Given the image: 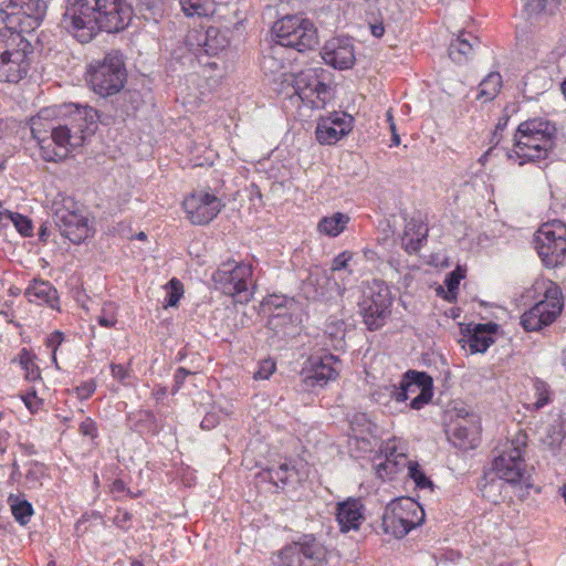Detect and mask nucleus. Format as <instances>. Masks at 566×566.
Returning a JSON list of instances; mask_svg holds the SVG:
<instances>
[{"instance_id": "obj_1", "label": "nucleus", "mask_w": 566, "mask_h": 566, "mask_svg": "<svg viewBox=\"0 0 566 566\" xmlns=\"http://www.w3.org/2000/svg\"><path fill=\"white\" fill-rule=\"evenodd\" d=\"M53 114V109L45 108L31 118L32 136L41 145L42 157L46 161L65 158L70 151L81 147L97 128V112L90 106L63 105L56 119L51 118Z\"/></svg>"}, {"instance_id": "obj_2", "label": "nucleus", "mask_w": 566, "mask_h": 566, "mask_svg": "<svg viewBox=\"0 0 566 566\" xmlns=\"http://www.w3.org/2000/svg\"><path fill=\"white\" fill-rule=\"evenodd\" d=\"M127 0H66L61 25L78 42H90L98 31L119 32L130 22Z\"/></svg>"}, {"instance_id": "obj_3", "label": "nucleus", "mask_w": 566, "mask_h": 566, "mask_svg": "<svg viewBox=\"0 0 566 566\" xmlns=\"http://www.w3.org/2000/svg\"><path fill=\"white\" fill-rule=\"evenodd\" d=\"M557 129L555 125L543 118L522 122L514 135L513 148L507 153L510 159L525 161L544 159L553 149Z\"/></svg>"}, {"instance_id": "obj_4", "label": "nucleus", "mask_w": 566, "mask_h": 566, "mask_svg": "<svg viewBox=\"0 0 566 566\" xmlns=\"http://www.w3.org/2000/svg\"><path fill=\"white\" fill-rule=\"evenodd\" d=\"M31 43L12 27L0 29V82L18 83L28 73Z\"/></svg>"}, {"instance_id": "obj_5", "label": "nucleus", "mask_w": 566, "mask_h": 566, "mask_svg": "<svg viewBox=\"0 0 566 566\" xmlns=\"http://www.w3.org/2000/svg\"><path fill=\"white\" fill-rule=\"evenodd\" d=\"M86 75L91 88L99 96L117 94L126 82L123 55L117 51L105 54L88 65Z\"/></svg>"}, {"instance_id": "obj_6", "label": "nucleus", "mask_w": 566, "mask_h": 566, "mask_svg": "<svg viewBox=\"0 0 566 566\" xmlns=\"http://www.w3.org/2000/svg\"><path fill=\"white\" fill-rule=\"evenodd\" d=\"M536 291H544V298L521 316V325L527 332H536L552 324L563 310L562 291L552 281L537 282Z\"/></svg>"}, {"instance_id": "obj_7", "label": "nucleus", "mask_w": 566, "mask_h": 566, "mask_svg": "<svg viewBox=\"0 0 566 566\" xmlns=\"http://www.w3.org/2000/svg\"><path fill=\"white\" fill-rule=\"evenodd\" d=\"M273 32L281 45L300 52L313 50L319 42L315 24L301 15L283 17L274 23Z\"/></svg>"}, {"instance_id": "obj_8", "label": "nucleus", "mask_w": 566, "mask_h": 566, "mask_svg": "<svg viewBox=\"0 0 566 566\" xmlns=\"http://www.w3.org/2000/svg\"><path fill=\"white\" fill-rule=\"evenodd\" d=\"M424 521L423 509L409 497L389 503L382 514L381 526L386 534L402 538Z\"/></svg>"}, {"instance_id": "obj_9", "label": "nucleus", "mask_w": 566, "mask_h": 566, "mask_svg": "<svg viewBox=\"0 0 566 566\" xmlns=\"http://www.w3.org/2000/svg\"><path fill=\"white\" fill-rule=\"evenodd\" d=\"M535 248L546 268L562 265L566 259V226L559 220L544 223L535 237Z\"/></svg>"}, {"instance_id": "obj_10", "label": "nucleus", "mask_w": 566, "mask_h": 566, "mask_svg": "<svg viewBox=\"0 0 566 566\" xmlns=\"http://www.w3.org/2000/svg\"><path fill=\"white\" fill-rule=\"evenodd\" d=\"M524 447V441L520 439L512 440L505 446L504 450L495 457L493 471L500 480L510 484H524L528 488L531 484L523 458Z\"/></svg>"}, {"instance_id": "obj_11", "label": "nucleus", "mask_w": 566, "mask_h": 566, "mask_svg": "<svg viewBox=\"0 0 566 566\" xmlns=\"http://www.w3.org/2000/svg\"><path fill=\"white\" fill-rule=\"evenodd\" d=\"M410 408L420 410L433 396V380L426 371L408 370L403 374L399 385H392L390 396L398 402L406 401L410 395Z\"/></svg>"}, {"instance_id": "obj_12", "label": "nucleus", "mask_w": 566, "mask_h": 566, "mask_svg": "<svg viewBox=\"0 0 566 566\" xmlns=\"http://www.w3.org/2000/svg\"><path fill=\"white\" fill-rule=\"evenodd\" d=\"M252 273L250 264L228 261L213 273L212 280L224 294L230 296L244 294V301L249 302L251 293L248 292V280L251 279Z\"/></svg>"}, {"instance_id": "obj_13", "label": "nucleus", "mask_w": 566, "mask_h": 566, "mask_svg": "<svg viewBox=\"0 0 566 566\" xmlns=\"http://www.w3.org/2000/svg\"><path fill=\"white\" fill-rule=\"evenodd\" d=\"M293 87L300 99L312 108H323L331 98L329 86L323 83L313 70L298 73Z\"/></svg>"}, {"instance_id": "obj_14", "label": "nucleus", "mask_w": 566, "mask_h": 566, "mask_svg": "<svg viewBox=\"0 0 566 566\" xmlns=\"http://www.w3.org/2000/svg\"><path fill=\"white\" fill-rule=\"evenodd\" d=\"M337 361L338 358L332 354L311 357L308 366L301 371L304 389L324 387L329 380L335 379L338 373L333 365Z\"/></svg>"}, {"instance_id": "obj_15", "label": "nucleus", "mask_w": 566, "mask_h": 566, "mask_svg": "<svg viewBox=\"0 0 566 566\" xmlns=\"http://www.w3.org/2000/svg\"><path fill=\"white\" fill-rule=\"evenodd\" d=\"M354 118L345 113H333L328 117L321 118L317 123L315 135L322 145H333L353 129Z\"/></svg>"}, {"instance_id": "obj_16", "label": "nucleus", "mask_w": 566, "mask_h": 566, "mask_svg": "<svg viewBox=\"0 0 566 566\" xmlns=\"http://www.w3.org/2000/svg\"><path fill=\"white\" fill-rule=\"evenodd\" d=\"M405 229L402 235V244L409 254L420 251L428 238V223L426 214H405Z\"/></svg>"}, {"instance_id": "obj_17", "label": "nucleus", "mask_w": 566, "mask_h": 566, "mask_svg": "<svg viewBox=\"0 0 566 566\" xmlns=\"http://www.w3.org/2000/svg\"><path fill=\"white\" fill-rule=\"evenodd\" d=\"M322 57L326 64L339 70L349 69L355 62L352 43L340 38H333L325 43Z\"/></svg>"}, {"instance_id": "obj_18", "label": "nucleus", "mask_w": 566, "mask_h": 566, "mask_svg": "<svg viewBox=\"0 0 566 566\" xmlns=\"http://www.w3.org/2000/svg\"><path fill=\"white\" fill-rule=\"evenodd\" d=\"M11 12L6 18H17L19 23H23L20 15L25 18L28 28L35 29L45 15L46 3L44 0H8L6 10Z\"/></svg>"}, {"instance_id": "obj_19", "label": "nucleus", "mask_w": 566, "mask_h": 566, "mask_svg": "<svg viewBox=\"0 0 566 566\" xmlns=\"http://www.w3.org/2000/svg\"><path fill=\"white\" fill-rule=\"evenodd\" d=\"M61 234L74 244L82 243L92 234L90 220L83 214H54Z\"/></svg>"}, {"instance_id": "obj_20", "label": "nucleus", "mask_w": 566, "mask_h": 566, "mask_svg": "<svg viewBox=\"0 0 566 566\" xmlns=\"http://www.w3.org/2000/svg\"><path fill=\"white\" fill-rule=\"evenodd\" d=\"M295 543L305 566H324L327 564V551L313 534L302 535Z\"/></svg>"}, {"instance_id": "obj_21", "label": "nucleus", "mask_w": 566, "mask_h": 566, "mask_svg": "<svg viewBox=\"0 0 566 566\" xmlns=\"http://www.w3.org/2000/svg\"><path fill=\"white\" fill-rule=\"evenodd\" d=\"M364 505L358 499H348L337 504L336 518L342 532L356 531L364 521Z\"/></svg>"}, {"instance_id": "obj_22", "label": "nucleus", "mask_w": 566, "mask_h": 566, "mask_svg": "<svg viewBox=\"0 0 566 566\" xmlns=\"http://www.w3.org/2000/svg\"><path fill=\"white\" fill-rule=\"evenodd\" d=\"M25 296L30 302L46 304L52 308L59 304L57 291L49 281L33 280L25 290Z\"/></svg>"}, {"instance_id": "obj_23", "label": "nucleus", "mask_w": 566, "mask_h": 566, "mask_svg": "<svg viewBox=\"0 0 566 566\" xmlns=\"http://www.w3.org/2000/svg\"><path fill=\"white\" fill-rule=\"evenodd\" d=\"M497 325L495 323L476 324L473 329L465 336V343L471 354L484 353L494 343L492 333L495 332Z\"/></svg>"}, {"instance_id": "obj_24", "label": "nucleus", "mask_w": 566, "mask_h": 566, "mask_svg": "<svg viewBox=\"0 0 566 566\" xmlns=\"http://www.w3.org/2000/svg\"><path fill=\"white\" fill-rule=\"evenodd\" d=\"M182 206L186 212H195L202 209L219 212L222 209L221 200L214 195L207 192L190 195L184 200Z\"/></svg>"}, {"instance_id": "obj_25", "label": "nucleus", "mask_w": 566, "mask_h": 566, "mask_svg": "<svg viewBox=\"0 0 566 566\" xmlns=\"http://www.w3.org/2000/svg\"><path fill=\"white\" fill-rule=\"evenodd\" d=\"M450 440L459 449H474L479 440V429L474 424L465 426L457 423L452 429Z\"/></svg>"}, {"instance_id": "obj_26", "label": "nucleus", "mask_w": 566, "mask_h": 566, "mask_svg": "<svg viewBox=\"0 0 566 566\" xmlns=\"http://www.w3.org/2000/svg\"><path fill=\"white\" fill-rule=\"evenodd\" d=\"M284 51L285 48L277 42L275 45L270 48L266 54L263 55L261 67L265 74H283V71L286 67Z\"/></svg>"}, {"instance_id": "obj_27", "label": "nucleus", "mask_w": 566, "mask_h": 566, "mask_svg": "<svg viewBox=\"0 0 566 566\" xmlns=\"http://www.w3.org/2000/svg\"><path fill=\"white\" fill-rule=\"evenodd\" d=\"M359 312L367 328L377 331L385 325L390 310L380 303L378 306L359 305Z\"/></svg>"}, {"instance_id": "obj_28", "label": "nucleus", "mask_w": 566, "mask_h": 566, "mask_svg": "<svg viewBox=\"0 0 566 566\" xmlns=\"http://www.w3.org/2000/svg\"><path fill=\"white\" fill-rule=\"evenodd\" d=\"M408 462L405 454L391 452L386 455L384 461L376 464V473L382 480L391 479L392 475L408 465Z\"/></svg>"}, {"instance_id": "obj_29", "label": "nucleus", "mask_w": 566, "mask_h": 566, "mask_svg": "<svg viewBox=\"0 0 566 566\" xmlns=\"http://www.w3.org/2000/svg\"><path fill=\"white\" fill-rule=\"evenodd\" d=\"M348 222V214H329L319 220L317 230L322 234L335 238L346 229Z\"/></svg>"}, {"instance_id": "obj_30", "label": "nucleus", "mask_w": 566, "mask_h": 566, "mask_svg": "<svg viewBox=\"0 0 566 566\" xmlns=\"http://www.w3.org/2000/svg\"><path fill=\"white\" fill-rule=\"evenodd\" d=\"M384 303L385 307L390 308L391 306V296L388 286H386L382 282H375L373 286L368 289L364 294V298L359 302L358 305H370L378 306V304Z\"/></svg>"}, {"instance_id": "obj_31", "label": "nucleus", "mask_w": 566, "mask_h": 566, "mask_svg": "<svg viewBox=\"0 0 566 566\" xmlns=\"http://www.w3.org/2000/svg\"><path fill=\"white\" fill-rule=\"evenodd\" d=\"M273 566H305L304 560L300 554L297 545L294 542L284 546L281 551L273 554Z\"/></svg>"}, {"instance_id": "obj_32", "label": "nucleus", "mask_w": 566, "mask_h": 566, "mask_svg": "<svg viewBox=\"0 0 566 566\" xmlns=\"http://www.w3.org/2000/svg\"><path fill=\"white\" fill-rule=\"evenodd\" d=\"M8 503L11 506L12 514L17 522L21 525L29 523L30 517L33 515V507L27 500H20L19 496L10 494Z\"/></svg>"}, {"instance_id": "obj_33", "label": "nucleus", "mask_w": 566, "mask_h": 566, "mask_svg": "<svg viewBox=\"0 0 566 566\" xmlns=\"http://www.w3.org/2000/svg\"><path fill=\"white\" fill-rule=\"evenodd\" d=\"M474 44L471 43L468 39L463 38V34L459 35L454 41H452L449 45V56L455 63H463L468 60L471 54Z\"/></svg>"}, {"instance_id": "obj_34", "label": "nucleus", "mask_w": 566, "mask_h": 566, "mask_svg": "<svg viewBox=\"0 0 566 566\" xmlns=\"http://www.w3.org/2000/svg\"><path fill=\"white\" fill-rule=\"evenodd\" d=\"M182 11L188 17H206L213 13L212 0H179Z\"/></svg>"}, {"instance_id": "obj_35", "label": "nucleus", "mask_w": 566, "mask_h": 566, "mask_svg": "<svg viewBox=\"0 0 566 566\" xmlns=\"http://www.w3.org/2000/svg\"><path fill=\"white\" fill-rule=\"evenodd\" d=\"M502 77L500 73H490L481 83L478 98L493 99L500 91Z\"/></svg>"}, {"instance_id": "obj_36", "label": "nucleus", "mask_w": 566, "mask_h": 566, "mask_svg": "<svg viewBox=\"0 0 566 566\" xmlns=\"http://www.w3.org/2000/svg\"><path fill=\"white\" fill-rule=\"evenodd\" d=\"M502 481L503 480H500L499 478L497 479H495V478L489 479L488 475H484L483 479L479 483V490H480L482 496L493 503L499 502V500L501 497L500 490L502 486Z\"/></svg>"}, {"instance_id": "obj_37", "label": "nucleus", "mask_w": 566, "mask_h": 566, "mask_svg": "<svg viewBox=\"0 0 566 566\" xmlns=\"http://www.w3.org/2000/svg\"><path fill=\"white\" fill-rule=\"evenodd\" d=\"M325 333L335 342V347H342L346 335V325L343 319L329 318L326 324Z\"/></svg>"}, {"instance_id": "obj_38", "label": "nucleus", "mask_w": 566, "mask_h": 566, "mask_svg": "<svg viewBox=\"0 0 566 566\" xmlns=\"http://www.w3.org/2000/svg\"><path fill=\"white\" fill-rule=\"evenodd\" d=\"M137 6L147 20L158 21L164 13V0H138Z\"/></svg>"}, {"instance_id": "obj_39", "label": "nucleus", "mask_w": 566, "mask_h": 566, "mask_svg": "<svg viewBox=\"0 0 566 566\" xmlns=\"http://www.w3.org/2000/svg\"><path fill=\"white\" fill-rule=\"evenodd\" d=\"M19 361L25 370V377L29 380H36L40 378V368L34 363V355L27 348L19 353Z\"/></svg>"}, {"instance_id": "obj_40", "label": "nucleus", "mask_w": 566, "mask_h": 566, "mask_svg": "<svg viewBox=\"0 0 566 566\" xmlns=\"http://www.w3.org/2000/svg\"><path fill=\"white\" fill-rule=\"evenodd\" d=\"M3 219L13 223L17 230L24 237H31L33 233L32 221L27 214H0V221Z\"/></svg>"}, {"instance_id": "obj_41", "label": "nucleus", "mask_w": 566, "mask_h": 566, "mask_svg": "<svg viewBox=\"0 0 566 566\" xmlns=\"http://www.w3.org/2000/svg\"><path fill=\"white\" fill-rule=\"evenodd\" d=\"M44 467L38 462H30L25 473V483L29 489H36L42 485Z\"/></svg>"}, {"instance_id": "obj_42", "label": "nucleus", "mask_w": 566, "mask_h": 566, "mask_svg": "<svg viewBox=\"0 0 566 566\" xmlns=\"http://www.w3.org/2000/svg\"><path fill=\"white\" fill-rule=\"evenodd\" d=\"M408 475L419 489H432L433 486L431 480L424 474L418 462H408Z\"/></svg>"}, {"instance_id": "obj_43", "label": "nucleus", "mask_w": 566, "mask_h": 566, "mask_svg": "<svg viewBox=\"0 0 566 566\" xmlns=\"http://www.w3.org/2000/svg\"><path fill=\"white\" fill-rule=\"evenodd\" d=\"M536 400L533 403V409L538 410L546 406L551 400L549 387L545 381L536 379L534 381Z\"/></svg>"}, {"instance_id": "obj_44", "label": "nucleus", "mask_w": 566, "mask_h": 566, "mask_svg": "<svg viewBox=\"0 0 566 566\" xmlns=\"http://www.w3.org/2000/svg\"><path fill=\"white\" fill-rule=\"evenodd\" d=\"M184 294V286L177 279H171L167 284V306H176Z\"/></svg>"}, {"instance_id": "obj_45", "label": "nucleus", "mask_w": 566, "mask_h": 566, "mask_svg": "<svg viewBox=\"0 0 566 566\" xmlns=\"http://www.w3.org/2000/svg\"><path fill=\"white\" fill-rule=\"evenodd\" d=\"M275 370H276V364L273 359H271V358L263 359L259 363L258 369L253 374V378L256 380L269 379L270 376H272Z\"/></svg>"}, {"instance_id": "obj_46", "label": "nucleus", "mask_w": 566, "mask_h": 566, "mask_svg": "<svg viewBox=\"0 0 566 566\" xmlns=\"http://www.w3.org/2000/svg\"><path fill=\"white\" fill-rule=\"evenodd\" d=\"M559 3L560 0H534V3L531 6L532 10L537 13L552 15L558 10Z\"/></svg>"}, {"instance_id": "obj_47", "label": "nucleus", "mask_w": 566, "mask_h": 566, "mask_svg": "<svg viewBox=\"0 0 566 566\" xmlns=\"http://www.w3.org/2000/svg\"><path fill=\"white\" fill-rule=\"evenodd\" d=\"M97 322L101 326L106 328L114 327L116 325L117 317L112 304L103 307L101 315L97 316Z\"/></svg>"}, {"instance_id": "obj_48", "label": "nucleus", "mask_w": 566, "mask_h": 566, "mask_svg": "<svg viewBox=\"0 0 566 566\" xmlns=\"http://www.w3.org/2000/svg\"><path fill=\"white\" fill-rule=\"evenodd\" d=\"M352 259L353 253L349 251H344L339 253L337 256L334 258L331 270L333 272L347 271L348 273H352V271L348 270V264Z\"/></svg>"}, {"instance_id": "obj_49", "label": "nucleus", "mask_w": 566, "mask_h": 566, "mask_svg": "<svg viewBox=\"0 0 566 566\" xmlns=\"http://www.w3.org/2000/svg\"><path fill=\"white\" fill-rule=\"evenodd\" d=\"M464 277V271L458 266L452 272L448 273L444 280V284L449 293H454L460 284V281Z\"/></svg>"}, {"instance_id": "obj_50", "label": "nucleus", "mask_w": 566, "mask_h": 566, "mask_svg": "<svg viewBox=\"0 0 566 566\" xmlns=\"http://www.w3.org/2000/svg\"><path fill=\"white\" fill-rule=\"evenodd\" d=\"M290 467L286 463L279 465L276 469L269 470L270 480L277 485L279 482L285 484L289 480Z\"/></svg>"}, {"instance_id": "obj_51", "label": "nucleus", "mask_w": 566, "mask_h": 566, "mask_svg": "<svg viewBox=\"0 0 566 566\" xmlns=\"http://www.w3.org/2000/svg\"><path fill=\"white\" fill-rule=\"evenodd\" d=\"M64 339V335L62 332L55 331L46 338V346L52 349V359L54 364L56 365V350L59 346L62 344Z\"/></svg>"}, {"instance_id": "obj_52", "label": "nucleus", "mask_w": 566, "mask_h": 566, "mask_svg": "<svg viewBox=\"0 0 566 566\" xmlns=\"http://www.w3.org/2000/svg\"><path fill=\"white\" fill-rule=\"evenodd\" d=\"M96 390V384L93 380L81 384L75 388L77 397L82 400L90 398Z\"/></svg>"}, {"instance_id": "obj_53", "label": "nucleus", "mask_w": 566, "mask_h": 566, "mask_svg": "<svg viewBox=\"0 0 566 566\" xmlns=\"http://www.w3.org/2000/svg\"><path fill=\"white\" fill-rule=\"evenodd\" d=\"M80 431L83 436L95 438L97 436L96 423L91 419L86 418L80 426Z\"/></svg>"}, {"instance_id": "obj_54", "label": "nucleus", "mask_w": 566, "mask_h": 566, "mask_svg": "<svg viewBox=\"0 0 566 566\" xmlns=\"http://www.w3.org/2000/svg\"><path fill=\"white\" fill-rule=\"evenodd\" d=\"M112 376L124 382L129 377V371L120 364H111Z\"/></svg>"}, {"instance_id": "obj_55", "label": "nucleus", "mask_w": 566, "mask_h": 566, "mask_svg": "<svg viewBox=\"0 0 566 566\" xmlns=\"http://www.w3.org/2000/svg\"><path fill=\"white\" fill-rule=\"evenodd\" d=\"M188 375H190V371L184 367H179L176 370L175 376H174L175 386H174L172 392H176L177 390H179V388L182 386V384L185 382Z\"/></svg>"}, {"instance_id": "obj_56", "label": "nucleus", "mask_w": 566, "mask_h": 566, "mask_svg": "<svg viewBox=\"0 0 566 566\" xmlns=\"http://www.w3.org/2000/svg\"><path fill=\"white\" fill-rule=\"evenodd\" d=\"M219 422V417L216 413H207L202 421H201V428L205 430H210L214 428Z\"/></svg>"}, {"instance_id": "obj_57", "label": "nucleus", "mask_w": 566, "mask_h": 566, "mask_svg": "<svg viewBox=\"0 0 566 566\" xmlns=\"http://www.w3.org/2000/svg\"><path fill=\"white\" fill-rule=\"evenodd\" d=\"M23 401L31 412H35L39 409V406L42 403V401L38 399L35 392L32 395H27L23 398Z\"/></svg>"}, {"instance_id": "obj_58", "label": "nucleus", "mask_w": 566, "mask_h": 566, "mask_svg": "<svg viewBox=\"0 0 566 566\" xmlns=\"http://www.w3.org/2000/svg\"><path fill=\"white\" fill-rule=\"evenodd\" d=\"M192 224L205 226L210 223L213 218L210 214H188Z\"/></svg>"}, {"instance_id": "obj_59", "label": "nucleus", "mask_w": 566, "mask_h": 566, "mask_svg": "<svg viewBox=\"0 0 566 566\" xmlns=\"http://www.w3.org/2000/svg\"><path fill=\"white\" fill-rule=\"evenodd\" d=\"M391 219H386L385 220V223H386V228L384 229V231L389 234H394L396 232V217L397 214H390Z\"/></svg>"}, {"instance_id": "obj_60", "label": "nucleus", "mask_w": 566, "mask_h": 566, "mask_svg": "<svg viewBox=\"0 0 566 566\" xmlns=\"http://www.w3.org/2000/svg\"><path fill=\"white\" fill-rule=\"evenodd\" d=\"M390 132H391V142L395 146H398L400 144V137L397 133V127L395 123H391L390 125Z\"/></svg>"}, {"instance_id": "obj_61", "label": "nucleus", "mask_w": 566, "mask_h": 566, "mask_svg": "<svg viewBox=\"0 0 566 566\" xmlns=\"http://www.w3.org/2000/svg\"><path fill=\"white\" fill-rule=\"evenodd\" d=\"M370 29L374 36L381 38L384 35L385 28L382 24H373Z\"/></svg>"}, {"instance_id": "obj_62", "label": "nucleus", "mask_w": 566, "mask_h": 566, "mask_svg": "<svg viewBox=\"0 0 566 566\" xmlns=\"http://www.w3.org/2000/svg\"><path fill=\"white\" fill-rule=\"evenodd\" d=\"M112 490L114 492H123V491H125V483H124V481H122L119 479L115 480L113 482Z\"/></svg>"}, {"instance_id": "obj_63", "label": "nucleus", "mask_w": 566, "mask_h": 566, "mask_svg": "<svg viewBox=\"0 0 566 566\" xmlns=\"http://www.w3.org/2000/svg\"><path fill=\"white\" fill-rule=\"evenodd\" d=\"M386 117H387V122L389 123V126L391 125V123H395L394 122V115H392V111L391 109H388L387 113H386Z\"/></svg>"}, {"instance_id": "obj_64", "label": "nucleus", "mask_w": 566, "mask_h": 566, "mask_svg": "<svg viewBox=\"0 0 566 566\" xmlns=\"http://www.w3.org/2000/svg\"><path fill=\"white\" fill-rule=\"evenodd\" d=\"M130 566H144V563L138 559H133Z\"/></svg>"}]
</instances>
